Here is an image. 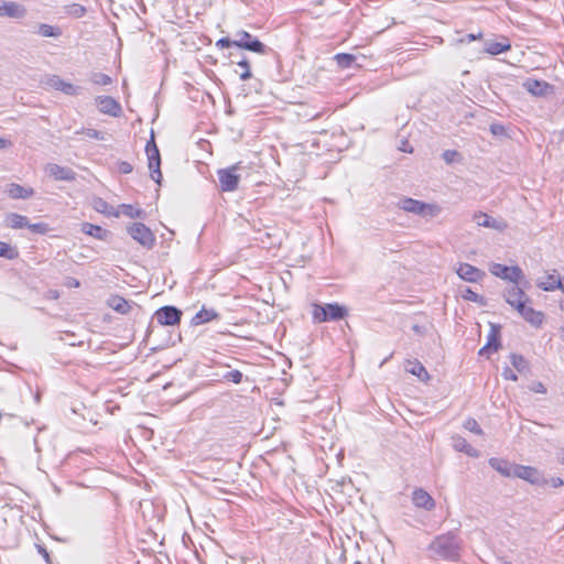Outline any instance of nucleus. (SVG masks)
I'll return each mask as SVG.
<instances>
[{
  "mask_svg": "<svg viewBox=\"0 0 564 564\" xmlns=\"http://www.w3.org/2000/svg\"><path fill=\"white\" fill-rule=\"evenodd\" d=\"M430 549L438 558L456 561L459 557L460 545L457 538L452 533L435 538Z\"/></svg>",
  "mask_w": 564,
  "mask_h": 564,
  "instance_id": "nucleus-1",
  "label": "nucleus"
},
{
  "mask_svg": "<svg viewBox=\"0 0 564 564\" xmlns=\"http://www.w3.org/2000/svg\"><path fill=\"white\" fill-rule=\"evenodd\" d=\"M347 308L338 303L326 305L313 304L312 317L314 322L325 323L328 321H339L347 316Z\"/></svg>",
  "mask_w": 564,
  "mask_h": 564,
  "instance_id": "nucleus-2",
  "label": "nucleus"
},
{
  "mask_svg": "<svg viewBox=\"0 0 564 564\" xmlns=\"http://www.w3.org/2000/svg\"><path fill=\"white\" fill-rule=\"evenodd\" d=\"M145 153L148 156V165L151 171V173H150L151 178L155 183L161 184V180H162L161 156H160V152L156 147L153 134L151 135V139L147 142Z\"/></svg>",
  "mask_w": 564,
  "mask_h": 564,
  "instance_id": "nucleus-3",
  "label": "nucleus"
},
{
  "mask_svg": "<svg viewBox=\"0 0 564 564\" xmlns=\"http://www.w3.org/2000/svg\"><path fill=\"white\" fill-rule=\"evenodd\" d=\"M240 169V162H237L226 169L217 171L219 186L223 192H234L239 186L240 175L237 173Z\"/></svg>",
  "mask_w": 564,
  "mask_h": 564,
  "instance_id": "nucleus-4",
  "label": "nucleus"
},
{
  "mask_svg": "<svg viewBox=\"0 0 564 564\" xmlns=\"http://www.w3.org/2000/svg\"><path fill=\"white\" fill-rule=\"evenodd\" d=\"M128 232L143 247L151 248L155 242L153 232L142 223H134L129 226Z\"/></svg>",
  "mask_w": 564,
  "mask_h": 564,
  "instance_id": "nucleus-5",
  "label": "nucleus"
},
{
  "mask_svg": "<svg viewBox=\"0 0 564 564\" xmlns=\"http://www.w3.org/2000/svg\"><path fill=\"white\" fill-rule=\"evenodd\" d=\"M401 207L409 213L419 215L435 216L440 212V207L433 204H425L413 198H404L401 202Z\"/></svg>",
  "mask_w": 564,
  "mask_h": 564,
  "instance_id": "nucleus-6",
  "label": "nucleus"
},
{
  "mask_svg": "<svg viewBox=\"0 0 564 564\" xmlns=\"http://www.w3.org/2000/svg\"><path fill=\"white\" fill-rule=\"evenodd\" d=\"M155 318L160 325L175 326L181 323L182 311L174 306H163L155 312Z\"/></svg>",
  "mask_w": 564,
  "mask_h": 564,
  "instance_id": "nucleus-7",
  "label": "nucleus"
},
{
  "mask_svg": "<svg viewBox=\"0 0 564 564\" xmlns=\"http://www.w3.org/2000/svg\"><path fill=\"white\" fill-rule=\"evenodd\" d=\"M239 40L235 41V46L248 50L253 53L263 54L265 52V45L247 31H240L238 33Z\"/></svg>",
  "mask_w": 564,
  "mask_h": 564,
  "instance_id": "nucleus-8",
  "label": "nucleus"
},
{
  "mask_svg": "<svg viewBox=\"0 0 564 564\" xmlns=\"http://www.w3.org/2000/svg\"><path fill=\"white\" fill-rule=\"evenodd\" d=\"M490 272L500 279L514 283H518L522 278V271L519 267H508L501 263L491 264Z\"/></svg>",
  "mask_w": 564,
  "mask_h": 564,
  "instance_id": "nucleus-9",
  "label": "nucleus"
},
{
  "mask_svg": "<svg viewBox=\"0 0 564 564\" xmlns=\"http://www.w3.org/2000/svg\"><path fill=\"white\" fill-rule=\"evenodd\" d=\"M500 346V328L497 325H491L487 343L482 348L479 349L478 354L489 358L491 354L498 351Z\"/></svg>",
  "mask_w": 564,
  "mask_h": 564,
  "instance_id": "nucleus-10",
  "label": "nucleus"
},
{
  "mask_svg": "<svg viewBox=\"0 0 564 564\" xmlns=\"http://www.w3.org/2000/svg\"><path fill=\"white\" fill-rule=\"evenodd\" d=\"M523 87L525 88V90L528 93H530L531 95L536 96V97L546 96L549 94H552L554 90L553 86L551 84H549L547 82L539 80V79H534V78H528L523 83Z\"/></svg>",
  "mask_w": 564,
  "mask_h": 564,
  "instance_id": "nucleus-11",
  "label": "nucleus"
},
{
  "mask_svg": "<svg viewBox=\"0 0 564 564\" xmlns=\"http://www.w3.org/2000/svg\"><path fill=\"white\" fill-rule=\"evenodd\" d=\"M512 477L521 478L531 484H540L541 481L547 482V480H543L541 478L540 471L536 468L531 467V466L513 465Z\"/></svg>",
  "mask_w": 564,
  "mask_h": 564,
  "instance_id": "nucleus-12",
  "label": "nucleus"
},
{
  "mask_svg": "<svg viewBox=\"0 0 564 564\" xmlns=\"http://www.w3.org/2000/svg\"><path fill=\"white\" fill-rule=\"evenodd\" d=\"M507 302L518 312L523 308L525 304H530V299L525 293L518 286L513 285L510 288L506 295Z\"/></svg>",
  "mask_w": 564,
  "mask_h": 564,
  "instance_id": "nucleus-13",
  "label": "nucleus"
},
{
  "mask_svg": "<svg viewBox=\"0 0 564 564\" xmlns=\"http://www.w3.org/2000/svg\"><path fill=\"white\" fill-rule=\"evenodd\" d=\"M46 173L50 177L55 181H74L75 172L66 166H61L58 164H48L45 169Z\"/></svg>",
  "mask_w": 564,
  "mask_h": 564,
  "instance_id": "nucleus-14",
  "label": "nucleus"
},
{
  "mask_svg": "<svg viewBox=\"0 0 564 564\" xmlns=\"http://www.w3.org/2000/svg\"><path fill=\"white\" fill-rule=\"evenodd\" d=\"M563 283L564 282L561 280L557 272L553 270L552 272H547L540 279V281L538 282V286L543 291L547 292L554 290H561L563 292Z\"/></svg>",
  "mask_w": 564,
  "mask_h": 564,
  "instance_id": "nucleus-15",
  "label": "nucleus"
},
{
  "mask_svg": "<svg viewBox=\"0 0 564 564\" xmlns=\"http://www.w3.org/2000/svg\"><path fill=\"white\" fill-rule=\"evenodd\" d=\"M97 105L100 110V112L118 117L120 116L122 109L120 104L115 100L112 97L109 96H102L97 98Z\"/></svg>",
  "mask_w": 564,
  "mask_h": 564,
  "instance_id": "nucleus-16",
  "label": "nucleus"
},
{
  "mask_svg": "<svg viewBox=\"0 0 564 564\" xmlns=\"http://www.w3.org/2000/svg\"><path fill=\"white\" fill-rule=\"evenodd\" d=\"M510 50L511 42L505 35H500L498 41H489L484 48L485 53L492 56L509 52Z\"/></svg>",
  "mask_w": 564,
  "mask_h": 564,
  "instance_id": "nucleus-17",
  "label": "nucleus"
},
{
  "mask_svg": "<svg viewBox=\"0 0 564 564\" xmlns=\"http://www.w3.org/2000/svg\"><path fill=\"white\" fill-rule=\"evenodd\" d=\"M456 272L460 279L468 282H477L484 276L482 271L469 263H460Z\"/></svg>",
  "mask_w": 564,
  "mask_h": 564,
  "instance_id": "nucleus-18",
  "label": "nucleus"
},
{
  "mask_svg": "<svg viewBox=\"0 0 564 564\" xmlns=\"http://www.w3.org/2000/svg\"><path fill=\"white\" fill-rule=\"evenodd\" d=\"M412 501L417 508L432 510L435 507V501L431 495L422 488H417L412 492Z\"/></svg>",
  "mask_w": 564,
  "mask_h": 564,
  "instance_id": "nucleus-19",
  "label": "nucleus"
},
{
  "mask_svg": "<svg viewBox=\"0 0 564 564\" xmlns=\"http://www.w3.org/2000/svg\"><path fill=\"white\" fill-rule=\"evenodd\" d=\"M518 313L535 327H540L543 324L544 314L541 311H535L530 304H525Z\"/></svg>",
  "mask_w": 564,
  "mask_h": 564,
  "instance_id": "nucleus-20",
  "label": "nucleus"
},
{
  "mask_svg": "<svg viewBox=\"0 0 564 564\" xmlns=\"http://www.w3.org/2000/svg\"><path fill=\"white\" fill-rule=\"evenodd\" d=\"M405 371L415 376L421 381H429L430 375L425 367L416 359L405 361Z\"/></svg>",
  "mask_w": 564,
  "mask_h": 564,
  "instance_id": "nucleus-21",
  "label": "nucleus"
},
{
  "mask_svg": "<svg viewBox=\"0 0 564 564\" xmlns=\"http://www.w3.org/2000/svg\"><path fill=\"white\" fill-rule=\"evenodd\" d=\"M7 193L9 197L13 199H25L34 195V189L32 187H24L20 184L11 183L7 187Z\"/></svg>",
  "mask_w": 564,
  "mask_h": 564,
  "instance_id": "nucleus-22",
  "label": "nucleus"
},
{
  "mask_svg": "<svg viewBox=\"0 0 564 564\" xmlns=\"http://www.w3.org/2000/svg\"><path fill=\"white\" fill-rule=\"evenodd\" d=\"M219 314L213 308L203 306L192 318V324L197 326L218 319Z\"/></svg>",
  "mask_w": 564,
  "mask_h": 564,
  "instance_id": "nucleus-23",
  "label": "nucleus"
},
{
  "mask_svg": "<svg viewBox=\"0 0 564 564\" xmlns=\"http://www.w3.org/2000/svg\"><path fill=\"white\" fill-rule=\"evenodd\" d=\"M474 219L477 221L478 226L481 227H489L499 230H502L507 227V224L505 221L495 220L489 215L481 212L476 213L474 215Z\"/></svg>",
  "mask_w": 564,
  "mask_h": 564,
  "instance_id": "nucleus-24",
  "label": "nucleus"
},
{
  "mask_svg": "<svg viewBox=\"0 0 564 564\" xmlns=\"http://www.w3.org/2000/svg\"><path fill=\"white\" fill-rule=\"evenodd\" d=\"M24 8L17 2H3L0 4V17L20 18L24 14Z\"/></svg>",
  "mask_w": 564,
  "mask_h": 564,
  "instance_id": "nucleus-25",
  "label": "nucleus"
},
{
  "mask_svg": "<svg viewBox=\"0 0 564 564\" xmlns=\"http://www.w3.org/2000/svg\"><path fill=\"white\" fill-rule=\"evenodd\" d=\"M107 304L111 310H113L120 314H128L131 311L130 303L124 297H122L120 295H112L108 300Z\"/></svg>",
  "mask_w": 564,
  "mask_h": 564,
  "instance_id": "nucleus-26",
  "label": "nucleus"
},
{
  "mask_svg": "<svg viewBox=\"0 0 564 564\" xmlns=\"http://www.w3.org/2000/svg\"><path fill=\"white\" fill-rule=\"evenodd\" d=\"M489 464L494 469H496L502 476L512 477L513 465L509 464V462H507L506 459L490 458Z\"/></svg>",
  "mask_w": 564,
  "mask_h": 564,
  "instance_id": "nucleus-27",
  "label": "nucleus"
},
{
  "mask_svg": "<svg viewBox=\"0 0 564 564\" xmlns=\"http://www.w3.org/2000/svg\"><path fill=\"white\" fill-rule=\"evenodd\" d=\"M82 231L88 236H91L99 240H106L108 237V231L102 229L98 225H94L90 223H84L82 225Z\"/></svg>",
  "mask_w": 564,
  "mask_h": 564,
  "instance_id": "nucleus-28",
  "label": "nucleus"
},
{
  "mask_svg": "<svg viewBox=\"0 0 564 564\" xmlns=\"http://www.w3.org/2000/svg\"><path fill=\"white\" fill-rule=\"evenodd\" d=\"M8 227L12 229H22V228H29V220L25 216L11 213L6 218Z\"/></svg>",
  "mask_w": 564,
  "mask_h": 564,
  "instance_id": "nucleus-29",
  "label": "nucleus"
},
{
  "mask_svg": "<svg viewBox=\"0 0 564 564\" xmlns=\"http://www.w3.org/2000/svg\"><path fill=\"white\" fill-rule=\"evenodd\" d=\"M454 446L469 456L477 457L479 455V452L464 438H458Z\"/></svg>",
  "mask_w": 564,
  "mask_h": 564,
  "instance_id": "nucleus-30",
  "label": "nucleus"
},
{
  "mask_svg": "<svg viewBox=\"0 0 564 564\" xmlns=\"http://www.w3.org/2000/svg\"><path fill=\"white\" fill-rule=\"evenodd\" d=\"M39 33L44 37H58L62 34L57 26L45 23L39 25Z\"/></svg>",
  "mask_w": 564,
  "mask_h": 564,
  "instance_id": "nucleus-31",
  "label": "nucleus"
},
{
  "mask_svg": "<svg viewBox=\"0 0 564 564\" xmlns=\"http://www.w3.org/2000/svg\"><path fill=\"white\" fill-rule=\"evenodd\" d=\"M119 213H121V214H123V215H126V216H128L129 218H132V219L140 218L143 215V212L140 208H138V207H135L133 205H130V204H122V205H120V212Z\"/></svg>",
  "mask_w": 564,
  "mask_h": 564,
  "instance_id": "nucleus-32",
  "label": "nucleus"
},
{
  "mask_svg": "<svg viewBox=\"0 0 564 564\" xmlns=\"http://www.w3.org/2000/svg\"><path fill=\"white\" fill-rule=\"evenodd\" d=\"M19 256V251L7 242L0 241V257L6 259H15Z\"/></svg>",
  "mask_w": 564,
  "mask_h": 564,
  "instance_id": "nucleus-33",
  "label": "nucleus"
},
{
  "mask_svg": "<svg viewBox=\"0 0 564 564\" xmlns=\"http://www.w3.org/2000/svg\"><path fill=\"white\" fill-rule=\"evenodd\" d=\"M238 66L240 67V72L238 73L241 80H248L252 77L251 68L249 61L247 58H242L238 62Z\"/></svg>",
  "mask_w": 564,
  "mask_h": 564,
  "instance_id": "nucleus-34",
  "label": "nucleus"
},
{
  "mask_svg": "<svg viewBox=\"0 0 564 564\" xmlns=\"http://www.w3.org/2000/svg\"><path fill=\"white\" fill-rule=\"evenodd\" d=\"M53 86L55 89L61 90L64 94H67V95L76 94V87L70 83H66L64 80L56 79L53 82Z\"/></svg>",
  "mask_w": 564,
  "mask_h": 564,
  "instance_id": "nucleus-35",
  "label": "nucleus"
},
{
  "mask_svg": "<svg viewBox=\"0 0 564 564\" xmlns=\"http://www.w3.org/2000/svg\"><path fill=\"white\" fill-rule=\"evenodd\" d=\"M334 58L341 68L349 67L355 61V56L348 53H338Z\"/></svg>",
  "mask_w": 564,
  "mask_h": 564,
  "instance_id": "nucleus-36",
  "label": "nucleus"
},
{
  "mask_svg": "<svg viewBox=\"0 0 564 564\" xmlns=\"http://www.w3.org/2000/svg\"><path fill=\"white\" fill-rule=\"evenodd\" d=\"M510 361H511V365L519 371V372H522L527 369V360L524 359L523 356L521 355H517V354H512L510 356Z\"/></svg>",
  "mask_w": 564,
  "mask_h": 564,
  "instance_id": "nucleus-37",
  "label": "nucleus"
},
{
  "mask_svg": "<svg viewBox=\"0 0 564 564\" xmlns=\"http://www.w3.org/2000/svg\"><path fill=\"white\" fill-rule=\"evenodd\" d=\"M464 427L474 434L482 435V430L480 429L478 422L473 417H468L464 422Z\"/></svg>",
  "mask_w": 564,
  "mask_h": 564,
  "instance_id": "nucleus-38",
  "label": "nucleus"
},
{
  "mask_svg": "<svg viewBox=\"0 0 564 564\" xmlns=\"http://www.w3.org/2000/svg\"><path fill=\"white\" fill-rule=\"evenodd\" d=\"M462 297L466 301H470V302H476V303H480L482 304L484 303V299L482 296H480L479 294H477L476 292H474L471 289L467 288L463 294H462Z\"/></svg>",
  "mask_w": 564,
  "mask_h": 564,
  "instance_id": "nucleus-39",
  "label": "nucleus"
},
{
  "mask_svg": "<svg viewBox=\"0 0 564 564\" xmlns=\"http://www.w3.org/2000/svg\"><path fill=\"white\" fill-rule=\"evenodd\" d=\"M91 80L96 85L106 86L112 83L111 78L104 73H96L93 75Z\"/></svg>",
  "mask_w": 564,
  "mask_h": 564,
  "instance_id": "nucleus-40",
  "label": "nucleus"
},
{
  "mask_svg": "<svg viewBox=\"0 0 564 564\" xmlns=\"http://www.w3.org/2000/svg\"><path fill=\"white\" fill-rule=\"evenodd\" d=\"M242 372L240 370H231L225 375V379L235 383L239 384L242 381Z\"/></svg>",
  "mask_w": 564,
  "mask_h": 564,
  "instance_id": "nucleus-41",
  "label": "nucleus"
},
{
  "mask_svg": "<svg viewBox=\"0 0 564 564\" xmlns=\"http://www.w3.org/2000/svg\"><path fill=\"white\" fill-rule=\"evenodd\" d=\"M29 229L32 232L40 234V235H45V234L48 232L50 227L45 223H37V224H29Z\"/></svg>",
  "mask_w": 564,
  "mask_h": 564,
  "instance_id": "nucleus-42",
  "label": "nucleus"
},
{
  "mask_svg": "<svg viewBox=\"0 0 564 564\" xmlns=\"http://www.w3.org/2000/svg\"><path fill=\"white\" fill-rule=\"evenodd\" d=\"M529 389H530L531 392L536 393V394H545L546 391H547L546 387L541 381L532 382V384L530 386Z\"/></svg>",
  "mask_w": 564,
  "mask_h": 564,
  "instance_id": "nucleus-43",
  "label": "nucleus"
},
{
  "mask_svg": "<svg viewBox=\"0 0 564 564\" xmlns=\"http://www.w3.org/2000/svg\"><path fill=\"white\" fill-rule=\"evenodd\" d=\"M83 133L90 139H97V140L104 139L102 133L96 129H86L83 131Z\"/></svg>",
  "mask_w": 564,
  "mask_h": 564,
  "instance_id": "nucleus-44",
  "label": "nucleus"
},
{
  "mask_svg": "<svg viewBox=\"0 0 564 564\" xmlns=\"http://www.w3.org/2000/svg\"><path fill=\"white\" fill-rule=\"evenodd\" d=\"M502 377H503V379L509 380V381H517L518 380L517 373L511 368H509V367H506L502 370Z\"/></svg>",
  "mask_w": 564,
  "mask_h": 564,
  "instance_id": "nucleus-45",
  "label": "nucleus"
},
{
  "mask_svg": "<svg viewBox=\"0 0 564 564\" xmlns=\"http://www.w3.org/2000/svg\"><path fill=\"white\" fill-rule=\"evenodd\" d=\"M216 46L221 50L228 48L230 46H235V41H231L228 37H221L216 42Z\"/></svg>",
  "mask_w": 564,
  "mask_h": 564,
  "instance_id": "nucleus-46",
  "label": "nucleus"
},
{
  "mask_svg": "<svg viewBox=\"0 0 564 564\" xmlns=\"http://www.w3.org/2000/svg\"><path fill=\"white\" fill-rule=\"evenodd\" d=\"M458 156V152L454 150H447L443 153V158L447 163H452Z\"/></svg>",
  "mask_w": 564,
  "mask_h": 564,
  "instance_id": "nucleus-47",
  "label": "nucleus"
},
{
  "mask_svg": "<svg viewBox=\"0 0 564 564\" xmlns=\"http://www.w3.org/2000/svg\"><path fill=\"white\" fill-rule=\"evenodd\" d=\"M481 39H482V33L481 32H479L477 34L470 33V34L466 35L465 41L473 42V41H477V40H481ZM460 42H464V40H460Z\"/></svg>",
  "mask_w": 564,
  "mask_h": 564,
  "instance_id": "nucleus-48",
  "label": "nucleus"
},
{
  "mask_svg": "<svg viewBox=\"0 0 564 564\" xmlns=\"http://www.w3.org/2000/svg\"><path fill=\"white\" fill-rule=\"evenodd\" d=\"M65 284L68 288H79L80 286V282L75 278H68L67 281L65 282Z\"/></svg>",
  "mask_w": 564,
  "mask_h": 564,
  "instance_id": "nucleus-49",
  "label": "nucleus"
},
{
  "mask_svg": "<svg viewBox=\"0 0 564 564\" xmlns=\"http://www.w3.org/2000/svg\"><path fill=\"white\" fill-rule=\"evenodd\" d=\"M550 484L552 487L557 488L563 486L564 481L560 477H553L550 479Z\"/></svg>",
  "mask_w": 564,
  "mask_h": 564,
  "instance_id": "nucleus-50",
  "label": "nucleus"
},
{
  "mask_svg": "<svg viewBox=\"0 0 564 564\" xmlns=\"http://www.w3.org/2000/svg\"><path fill=\"white\" fill-rule=\"evenodd\" d=\"M108 205L107 203H102V208L99 209L101 213L104 214H108V215H112L115 217H119L120 213L119 212H110L107 209Z\"/></svg>",
  "mask_w": 564,
  "mask_h": 564,
  "instance_id": "nucleus-51",
  "label": "nucleus"
},
{
  "mask_svg": "<svg viewBox=\"0 0 564 564\" xmlns=\"http://www.w3.org/2000/svg\"><path fill=\"white\" fill-rule=\"evenodd\" d=\"M502 130H503L502 126H496V124L491 126V132L495 134Z\"/></svg>",
  "mask_w": 564,
  "mask_h": 564,
  "instance_id": "nucleus-52",
  "label": "nucleus"
},
{
  "mask_svg": "<svg viewBox=\"0 0 564 564\" xmlns=\"http://www.w3.org/2000/svg\"><path fill=\"white\" fill-rule=\"evenodd\" d=\"M10 144L9 141L0 138V149L6 148Z\"/></svg>",
  "mask_w": 564,
  "mask_h": 564,
  "instance_id": "nucleus-53",
  "label": "nucleus"
},
{
  "mask_svg": "<svg viewBox=\"0 0 564 564\" xmlns=\"http://www.w3.org/2000/svg\"><path fill=\"white\" fill-rule=\"evenodd\" d=\"M560 333H561V337L564 339V326L561 327Z\"/></svg>",
  "mask_w": 564,
  "mask_h": 564,
  "instance_id": "nucleus-54",
  "label": "nucleus"
},
{
  "mask_svg": "<svg viewBox=\"0 0 564 564\" xmlns=\"http://www.w3.org/2000/svg\"><path fill=\"white\" fill-rule=\"evenodd\" d=\"M561 463L564 465V451H563V454H562V457H561Z\"/></svg>",
  "mask_w": 564,
  "mask_h": 564,
  "instance_id": "nucleus-55",
  "label": "nucleus"
}]
</instances>
